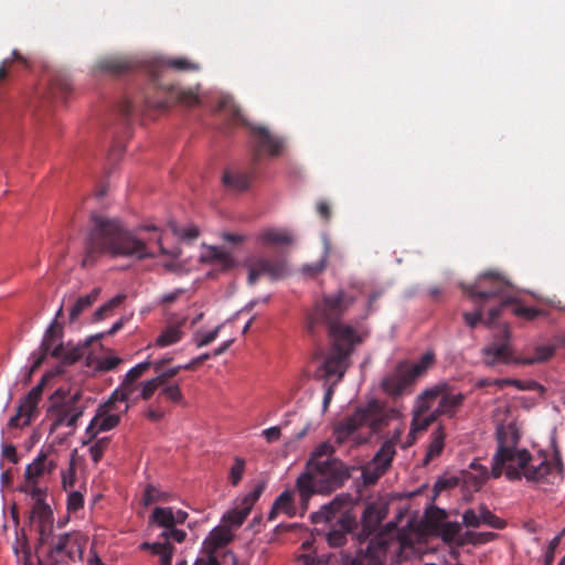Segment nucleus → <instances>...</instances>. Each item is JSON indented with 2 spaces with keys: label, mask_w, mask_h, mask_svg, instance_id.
<instances>
[{
  "label": "nucleus",
  "mask_w": 565,
  "mask_h": 565,
  "mask_svg": "<svg viewBox=\"0 0 565 565\" xmlns=\"http://www.w3.org/2000/svg\"><path fill=\"white\" fill-rule=\"evenodd\" d=\"M89 221L83 267L93 266L103 255L137 260L157 257L145 241L127 230L117 218L93 213Z\"/></svg>",
  "instance_id": "1"
},
{
  "label": "nucleus",
  "mask_w": 565,
  "mask_h": 565,
  "mask_svg": "<svg viewBox=\"0 0 565 565\" xmlns=\"http://www.w3.org/2000/svg\"><path fill=\"white\" fill-rule=\"evenodd\" d=\"M360 292L355 286H352L350 289L342 288L324 294L307 315L308 331L315 334L319 327H324L329 338L360 337L352 326L343 322V318L356 302Z\"/></svg>",
  "instance_id": "2"
},
{
  "label": "nucleus",
  "mask_w": 565,
  "mask_h": 565,
  "mask_svg": "<svg viewBox=\"0 0 565 565\" xmlns=\"http://www.w3.org/2000/svg\"><path fill=\"white\" fill-rule=\"evenodd\" d=\"M460 287L475 305L486 307L497 301V305L489 308V323H494L512 303V284L494 270H487L473 284H461Z\"/></svg>",
  "instance_id": "3"
},
{
  "label": "nucleus",
  "mask_w": 565,
  "mask_h": 565,
  "mask_svg": "<svg viewBox=\"0 0 565 565\" xmlns=\"http://www.w3.org/2000/svg\"><path fill=\"white\" fill-rule=\"evenodd\" d=\"M349 478V469L341 460H317L313 467H309L297 478L296 488L302 508L307 509L309 499L315 493H330L342 487Z\"/></svg>",
  "instance_id": "4"
},
{
  "label": "nucleus",
  "mask_w": 565,
  "mask_h": 565,
  "mask_svg": "<svg viewBox=\"0 0 565 565\" xmlns=\"http://www.w3.org/2000/svg\"><path fill=\"white\" fill-rule=\"evenodd\" d=\"M245 125L249 128L254 141L250 171L239 169L227 170L222 177L223 184L226 189L239 192L249 188L262 154L267 153L270 157H278L281 154L285 145L284 139L270 132L267 127Z\"/></svg>",
  "instance_id": "5"
},
{
  "label": "nucleus",
  "mask_w": 565,
  "mask_h": 565,
  "mask_svg": "<svg viewBox=\"0 0 565 565\" xmlns=\"http://www.w3.org/2000/svg\"><path fill=\"white\" fill-rule=\"evenodd\" d=\"M315 524L329 525L327 542L331 547H341L347 543L348 534L358 526L355 515L352 513V498L348 493L338 494L330 503L310 515Z\"/></svg>",
  "instance_id": "6"
},
{
  "label": "nucleus",
  "mask_w": 565,
  "mask_h": 565,
  "mask_svg": "<svg viewBox=\"0 0 565 565\" xmlns=\"http://www.w3.org/2000/svg\"><path fill=\"white\" fill-rule=\"evenodd\" d=\"M434 363L435 354L430 351L415 363L401 361L392 372L383 377L381 383L383 392L392 397L402 396L409 386L433 367Z\"/></svg>",
  "instance_id": "7"
},
{
  "label": "nucleus",
  "mask_w": 565,
  "mask_h": 565,
  "mask_svg": "<svg viewBox=\"0 0 565 565\" xmlns=\"http://www.w3.org/2000/svg\"><path fill=\"white\" fill-rule=\"evenodd\" d=\"M531 461V454L526 449H515L499 443L498 450L493 456L491 476L499 478L503 470L505 477L511 480H520L524 476V470Z\"/></svg>",
  "instance_id": "8"
},
{
  "label": "nucleus",
  "mask_w": 565,
  "mask_h": 565,
  "mask_svg": "<svg viewBox=\"0 0 565 565\" xmlns=\"http://www.w3.org/2000/svg\"><path fill=\"white\" fill-rule=\"evenodd\" d=\"M332 343V350L330 355L323 363L324 375L327 377L337 376L334 382L339 383L347 369L349 367V358L354 351L355 345L361 343L360 337H347L340 339V337L330 338Z\"/></svg>",
  "instance_id": "9"
},
{
  "label": "nucleus",
  "mask_w": 565,
  "mask_h": 565,
  "mask_svg": "<svg viewBox=\"0 0 565 565\" xmlns=\"http://www.w3.org/2000/svg\"><path fill=\"white\" fill-rule=\"evenodd\" d=\"M440 397L436 413L439 415H448L452 417L457 409L462 405L465 395L461 393L451 394L448 392L446 383H439L430 388L425 390L418 398V412L425 413L431 407V402Z\"/></svg>",
  "instance_id": "10"
},
{
  "label": "nucleus",
  "mask_w": 565,
  "mask_h": 565,
  "mask_svg": "<svg viewBox=\"0 0 565 565\" xmlns=\"http://www.w3.org/2000/svg\"><path fill=\"white\" fill-rule=\"evenodd\" d=\"M45 544L49 545V559L54 562L67 563L74 561L76 556L81 557L83 553V544L76 532L50 535Z\"/></svg>",
  "instance_id": "11"
},
{
  "label": "nucleus",
  "mask_w": 565,
  "mask_h": 565,
  "mask_svg": "<svg viewBox=\"0 0 565 565\" xmlns=\"http://www.w3.org/2000/svg\"><path fill=\"white\" fill-rule=\"evenodd\" d=\"M86 406L82 402V393L76 392L67 398L58 403H53L50 412L55 414V418L51 425V430H55L61 426H76L77 420L84 414Z\"/></svg>",
  "instance_id": "12"
},
{
  "label": "nucleus",
  "mask_w": 565,
  "mask_h": 565,
  "mask_svg": "<svg viewBox=\"0 0 565 565\" xmlns=\"http://www.w3.org/2000/svg\"><path fill=\"white\" fill-rule=\"evenodd\" d=\"M482 361L484 365L493 367L497 364H519L514 358L513 350L510 344V331L504 328L500 334L482 350Z\"/></svg>",
  "instance_id": "13"
},
{
  "label": "nucleus",
  "mask_w": 565,
  "mask_h": 565,
  "mask_svg": "<svg viewBox=\"0 0 565 565\" xmlns=\"http://www.w3.org/2000/svg\"><path fill=\"white\" fill-rule=\"evenodd\" d=\"M248 269V284L255 285L260 276H268L271 280H278L286 276L287 266L281 259L266 257H250L245 262Z\"/></svg>",
  "instance_id": "14"
},
{
  "label": "nucleus",
  "mask_w": 565,
  "mask_h": 565,
  "mask_svg": "<svg viewBox=\"0 0 565 565\" xmlns=\"http://www.w3.org/2000/svg\"><path fill=\"white\" fill-rule=\"evenodd\" d=\"M562 469L563 465L559 460L552 463L544 458L535 463V459L531 456V461L527 463L523 477L531 482L554 483V480L559 477Z\"/></svg>",
  "instance_id": "15"
},
{
  "label": "nucleus",
  "mask_w": 565,
  "mask_h": 565,
  "mask_svg": "<svg viewBox=\"0 0 565 565\" xmlns=\"http://www.w3.org/2000/svg\"><path fill=\"white\" fill-rule=\"evenodd\" d=\"M395 455L396 451L394 447V440H385L373 458L372 466L374 468V472H372V476H370V472L366 471L370 481L373 482L377 480L387 471Z\"/></svg>",
  "instance_id": "16"
},
{
  "label": "nucleus",
  "mask_w": 565,
  "mask_h": 565,
  "mask_svg": "<svg viewBox=\"0 0 565 565\" xmlns=\"http://www.w3.org/2000/svg\"><path fill=\"white\" fill-rule=\"evenodd\" d=\"M50 450L41 449L36 458L26 466L24 480L38 481L41 477L51 475L56 468V461L49 458Z\"/></svg>",
  "instance_id": "17"
},
{
  "label": "nucleus",
  "mask_w": 565,
  "mask_h": 565,
  "mask_svg": "<svg viewBox=\"0 0 565 565\" xmlns=\"http://www.w3.org/2000/svg\"><path fill=\"white\" fill-rule=\"evenodd\" d=\"M31 519L38 525L40 543H46L52 534L53 512L50 505L45 503L33 504Z\"/></svg>",
  "instance_id": "18"
},
{
  "label": "nucleus",
  "mask_w": 565,
  "mask_h": 565,
  "mask_svg": "<svg viewBox=\"0 0 565 565\" xmlns=\"http://www.w3.org/2000/svg\"><path fill=\"white\" fill-rule=\"evenodd\" d=\"M110 408H104V406L99 409V412L94 416L90 420L88 427L86 428V436L88 437V441H92L97 437L100 431H108L115 428L119 422L120 417L117 414H109Z\"/></svg>",
  "instance_id": "19"
},
{
  "label": "nucleus",
  "mask_w": 565,
  "mask_h": 565,
  "mask_svg": "<svg viewBox=\"0 0 565 565\" xmlns=\"http://www.w3.org/2000/svg\"><path fill=\"white\" fill-rule=\"evenodd\" d=\"M365 415L362 408H356L354 413L337 424L333 429V436L339 445L344 444L349 437L365 424Z\"/></svg>",
  "instance_id": "20"
},
{
  "label": "nucleus",
  "mask_w": 565,
  "mask_h": 565,
  "mask_svg": "<svg viewBox=\"0 0 565 565\" xmlns=\"http://www.w3.org/2000/svg\"><path fill=\"white\" fill-rule=\"evenodd\" d=\"M45 382L46 377L43 376L41 381L20 402L18 407L20 408V412L24 413L23 424H31V422L38 415V405L42 399Z\"/></svg>",
  "instance_id": "21"
},
{
  "label": "nucleus",
  "mask_w": 565,
  "mask_h": 565,
  "mask_svg": "<svg viewBox=\"0 0 565 565\" xmlns=\"http://www.w3.org/2000/svg\"><path fill=\"white\" fill-rule=\"evenodd\" d=\"M183 369V365L170 367L168 370H161L160 373L140 385V397L143 401L150 399L153 394L159 390L160 386L169 384V381L173 379Z\"/></svg>",
  "instance_id": "22"
},
{
  "label": "nucleus",
  "mask_w": 565,
  "mask_h": 565,
  "mask_svg": "<svg viewBox=\"0 0 565 565\" xmlns=\"http://www.w3.org/2000/svg\"><path fill=\"white\" fill-rule=\"evenodd\" d=\"M361 408L366 417L364 425H367L372 433H379L387 426L390 417L379 401L373 399Z\"/></svg>",
  "instance_id": "23"
},
{
  "label": "nucleus",
  "mask_w": 565,
  "mask_h": 565,
  "mask_svg": "<svg viewBox=\"0 0 565 565\" xmlns=\"http://www.w3.org/2000/svg\"><path fill=\"white\" fill-rule=\"evenodd\" d=\"M136 63L124 56H109L98 62V68L113 75H122L132 71Z\"/></svg>",
  "instance_id": "24"
},
{
  "label": "nucleus",
  "mask_w": 565,
  "mask_h": 565,
  "mask_svg": "<svg viewBox=\"0 0 565 565\" xmlns=\"http://www.w3.org/2000/svg\"><path fill=\"white\" fill-rule=\"evenodd\" d=\"M257 239L266 246L289 245L292 243L291 235L285 230L265 228L258 233Z\"/></svg>",
  "instance_id": "25"
},
{
  "label": "nucleus",
  "mask_w": 565,
  "mask_h": 565,
  "mask_svg": "<svg viewBox=\"0 0 565 565\" xmlns=\"http://www.w3.org/2000/svg\"><path fill=\"white\" fill-rule=\"evenodd\" d=\"M184 321L167 326L156 339V345L160 348L170 347L182 340L184 332L182 326Z\"/></svg>",
  "instance_id": "26"
},
{
  "label": "nucleus",
  "mask_w": 565,
  "mask_h": 565,
  "mask_svg": "<svg viewBox=\"0 0 565 565\" xmlns=\"http://www.w3.org/2000/svg\"><path fill=\"white\" fill-rule=\"evenodd\" d=\"M55 341L56 340H53L52 338H49L45 335L43 337L39 353L32 354L33 362L28 371L25 382H30L33 373L43 364L46 356L49 354L52 355V351L56 347V345H54Z\"/></svg>",
  "instance_id": "27"
},
{
  "label": "nucleus",
  "mask_w": 565,
  "mask_h": 565,
  "mask_svg": "<svg viewBox=\"0 0 565 565\" xmlns=\"http://www.w3.org/2000/svg\"><path fill=\"white\" fill-rule=\"evenodd\" d=\"M284 512L289 516L295 514V505L292 492L284 491L274 502L273 508L268 514V520L273 521L276 519L278 513Z\"/></svg>",
  "instance_id": "28"
},
{
  "label": "nucleus",
  "mask_w": 565,
  "mask_h": 565,
  "mask_svg": "<svg viewBox=\"0 0 565 565\" xmlns=\"http://www.w3.org/2000/svg\"><path fill=\"white\" fill-rule=\"evenodd\" d=\"M99 296V289L94 288L88 295L79 297L70 310L71 322L76 321L79 316L87 310L97 300Z\"/></svg>",
  "instance_id": "29"
},
{
  "label": "nucleus",
  "mask_w": 565,
  "mask_h": 565,
  "mask_svg": "<svg viewBox=\"0 0 565 565\" xmlns=\"http://www.w3.org/2000/svg\"><path fill=\"white\" fill-rule=\"evenodd\" d=\"M445 434L441 428H438L431 434V440L427 447L424 462L427 465L430 460L438 457L444 450Z\"/></svg>",
  "instance_id": "30"
},
{
  "label": "nucleus",
  "mask_w": 565,
  "mask_h": 565,
  "mask_svg": "<svg viewBox=\"0 0 565 565\" xmlns=\"http://www.w3.org/2000/svg\"><path fill=\"white\" fill-rule=\"evenodd\" d=\"M382 516L380 511L375 505H367L362 514V526L363 532L367 535L376 530L377 525L381 523Z\"/></svg>",
  "instance_id": "31"
},
{
  "label": "nucleus",
  "mask_w": 565,
  "mask_h": 565,
  "mask_svg": "<svg viewBox=\"0 0 565 565\" xmlns=\"http://www.w3.org/2000/svg\"><path fill=\"white\" fill-rule=\"evenodd\" d=\"M438 536L446 543H456L460 539L461 524L459 522H449L441 524L438 530L435 531Z\"/></svg>",
  "instance_id": "32"
},
{
  "label": "nucleus",
  "mask_w": 565,
  "mask_h": 565,
  "mask_svg": "<svg viewBox=\"0 0 565 565\" xmlns=\"http://www.w3.org/2000/svg\"><path fill=\"white\" fill-rule=\"evenodd\" d=\"M555 353V348L551 345H539L535 348V355L527 358H520L516 360L519 364L532 365L542 363L550 360Z\"/></svg>",
  "instance_id": "33"
},
{
  "label": "nucleus",
  "mask_w": 565,
  "mask_h": 565,
  "mask_svg": "<svg viewBox=\"0 0 565 565\" xmlns=\"http://www.w3.org/2000/svg\"><path fill=\"white\" fill-rule=\"evenodd\" d=\"M150 519L158 526L164 527L166 530L175 526L172 508L157 507L152 511Z\"/></svg>",
  "instance_id": "34"
},
{
  "label": "nucleus",
  "mask_w": 565,
  "mask_h": 565,
  "mask_svg": "<svg viewBox=\"0 0 565 565\" xmlns=\"http://www.w3.org/2000/svg\"><path fill=\"white\" fill-rule=\"evenodd\" d=\"M505 310H511V312L514 316L523 318L527 321H532L543 313V311L540 309L520 305L513 295H512V303L509 307H507Z\"/></svg>",
  "instance_id": "35"
},
{
  "label": "nucleus",
  "mask_w": 565,
  "mask_h": 565,
  "mask_svg": "<svg viewBox=\"0 0 565 565\" xmlns=\"http://www.w3.org/2000/svg\"><path fill=\"white\" fill-rule=\"evenodd\" d=\"M38 483V481L24 480L20 491L29 494L34 500V504L45 503L46 489L40 488Z\"/></svg>",
  "instance_id": "36"
},
{
  "label": "nucleus",
  "mask_w": 565,
  "mask_h": 565,
  "mask_svg": "<svg viewBox=\"0 0 565 565\" xmlns=\"http://www.w3.org/2000/svg\"><path fill=\"white\" fill-rule=\"evenodd\" d=\"M211 259L221 270H228L235 265L231 253L217 247L211 249Z\"/></svg>",
  "instance_id": "37"
},
{
  "label": "nucleus",
  "mask_w": 565,
  "mask_h": 565,
  "mask_svg": "<svg viewBox=\"0 0 565 565\" xmlns=\"http://www.w3.org/2000/svg\"><path fill=\"white\" fill-rule=\"evenodd\" d=\"M169 500V494L167 492L160 491L152 484L146 487L142 497L143 505L148 507L156 502H166Z\"/></svg>",
  "instance_id": "38"
},
{
  "label": "nucleus",
  "mask_w": 565,
  "mask_h": 565,
  "mask_svg": "<svg viewBox=\"0 0 565 565\" xmlns=\"http://www.w3.org/2000/svg\"><path fill=\"white\" fill-rule=\"evenodd\" d=\"M158 391H160L158 398L166 397L168 401L177 404H180L183 401V394L178 383L164 384L160 386Z\"/></svg>",
  "instance_id": "39"
},
{
  "label": "nucleus",
  "mask_w": 565,
  "mask_h": 565,
  "mask_svg": "<svg viewBox=\"0 0 565 565\" xmlns=\"http://www.w3.org/2000/svg\"><path fill=\"white\" fill-rule=\"evenodd\" d=\"M231 540L232 535L227 530L214 529L207 539V544L215 550L225 546Z\"/></svg>",
  "instance_id": "40"
},
{
  "label": "nucleus",
  "mask_w": 565,
  "mask_h": 565,
  "mask_svg": "<svg viewBox=\"0 0 565 565\" xmlns=\"http://www.w3.org/2000/svg\"><path fill=\"white\" fill-rule=\"evenodd\" d=\"M265 487H266L265 482L258 483L249 493L244 495V498L241 501L239 507L249 514L253 509V505L255 504V502L259 499V497L264 492Z\"/></svg>",
  "instance_id": "41"
},
{
  "label": "nucleus",
  "mask_w": 565,
  "mask_h": 565,
  "mask_svg": "<svg viewBox=\"0 0 565 565\" xmlns=\"http://www.w3.org/2000/svg\"><path fill=\"white\" fill-rule=\"evenodd\" d=\"M265 487H266L265 482L258 483L249 493L244 495V498L241 501L239 507L249 514L253 509V505L255 504V502L259 499V497L264 492Z\"/></svg>",
  "instance_id": "42"
},
{
  "label": "nucleus",
  "mask_w": 565,
  "mask_h": 565,
  "mask_svg": "<svg viewBox=\"0 0 565 565\" xmlns=\"http://www.w3.org/2000/svg\"><path fill=\"white\" fill-rule=\"evenodd\" d=\"M265 487H266L265 482L258 483L249 493L244 495V498L241 501L239 507L249 514L253 509V505L255 504V502L259 499V497L264 492Z\"/></svg>",
  "instance_id": "43"
},
{
  "label": "nucleus",
  "mask_w": 565,
  "mask_h": 565,
  "mask_svg": "<svg viewBox=\"0 0 565 565\" xmlns=\"http://www.w3.org/2000/svg\"><path fill=\"white\" fill-rule=\"evenodd\" d=\"M265 487H266L265 482L258 483L249 493L244 495V498L241 501L239 507L249 514L253 509V505L255 504V502L259 499V497L264 492Z\"/></svg>",
  "instance_id": "44"
},
{
  "label": "nucleus",
  "mask_w": 565,
  "mask_h": 565,
  "mask_svg": "<svg viewBox=\"0 0 565 565\" xmlns=\"http://www.w3.org/2000/svg\"><path fill=\"white\" fill-rule=\"evenodd\" d=\"M52 356L63 359L64 362L73 364L82 358V351L81 349H74L65 352L63 344L60 343L53 349Z\"/></svg>",
  "instance_id": "45"
},
{
  "label": "nucleus",
  "mask_w": 565,
  "mask_h": 565,
  "mask_svg": "<svg viewBox=\"0 0 565 565\" xmlns=\"http://www.w3.org/2000/svg\"><path fill=\"white\" fill-rule=\"evenodd\" d=\"M245 472V460L236 457L234 463L230 469L228 481L232 486L236 487L243 479Z\"/></svg>",
  "instance_id": "46"
},
{
  "label": "nucleus",
  "mask_w": 565,
  "mask_h": 565,
  "mask_svg": "<svg viewBox=\"0 0 565 565\" xmlns=\"http://www.w3.org/2000/svg\"><path fill=\"white\" fill-rule=\"evenodd\" d=\"M427 521L434 531L438 530L441 524L447 522V513L440 508H431L427 511Z\"/></svg>",
  "instance_id": "47"
},
{
  "label": "nucleus",
  "mask_w": 565,
  "mask_h": 565,
  "mask_svg": "<svg viewBox=\"0 0 565 565\" xmlns=\"http://www.w3.org/2000/svg\"><path fill=\"white\" fill-rule=\"evenodd\" d=\"M483 308L484 307H481L480 305H476V310L473 312H463L462 313V318L469 328L473 329L480 322L490 324L488 322L489 317L487 318V320L483 319Z\"/></svg>",
  "instance_id": "48"
},
{
  "label": "nucleus",
  "mask_w": 565,
  "mask_h": 565,
  "mask_svg": "<svg viewBox=\"0 0 565 565\" xmlns=\"http://www.w3.org/2000/svg\"><path fill=\"white\" fill-rule=\"evenodd\" d=\"M334 452V448L332 445H330L329 443H322L317 449L316 451L313 452L311 459L309 460L308 462V468L309 467H313V463L317 461V460H326V459H334L332 457Z\"/></svg>",
  "instance_id": "49"
},
{
  "label": "nucleus",
  "mask_w": 565,
  "mask_h": 565,
  "mask_svg": "<svg viewBox=\"0 0 565 565\" xmlns=\"http://www.w3.org/2000/svg\"><path fill=\"white\" fill-rule=\"evenodd\" d=\"M124 298V296L118 295L99 307L94 313L95 320L105 319L116 307L122 302Z\"/></svg>",
  "instance_id": "50"
},
{
  "label": "nucleus",
  "mask_w": 565,
  "mask_h": 565,
  "mask_svg": "<svg viewBox=\"0 0 565 565\" xmlns=\"http://www.w3.org/2000/svg\"><path fill=\"white\" fill-rule=\"evenodd\" d=\"M109 437L97 439L89 448V454L95 463L99 462L109 446Z\"/></svg>",
  "instance_id": "51"
},
{
  "label": "nucleus",
  "mask_w": 565,
  "mask_h": 565,
  "mask_svg": "<svg viewBox=\"0 0 565 565\" xmlns=\"http://www.w3.org/2000/svg\"><path fill=\"white\" fill-rule=\"evenodd\" d=\"M164 64L168 67L174 68L177 71H182V72L199 70L198 64L192 63L184 57L169 58L164 62Z\"/></svg>",
  "instance_id": "52"
},
{
  "label": "nucleus",
  "mask_w": 565,
  "mask_h": 565,
  "mask_svg": "<svg viewBox=\"0 0 565 565\" xmlns=\"http://www.w3.org/2000/svg\"><path fill=\"white\" fill-rule=\"evenodd\" d=\"M328 254H329V246H328V243L326 242L324 253H323V256L321 257V259H319L318 262H316L313 264L305 265L303 273L309 274L311 276L320 274L327 266Z\"/></svg>",
  "instance_id": "53"
},
{
  "label": "nucleus",
  "mask_w": 565,
  "mask_h": 565,
  "mask_svg": "<svg viewBox=\"0 0 565 565\" xmlns=\"http://www.w3.org/2000/svg\"><path fill=\"white\" fill-rule=\"evenodd\" d=\"M248 516V513L244 511L241 507H237L230 512H227L223 520L227 523H230L233 526H239L243 524V522Z\"/></svg>",
  "instance_id": "54"
},
{
  "label": "nucleus",
  "mask_w": 565,
  "mask_h": 565,
  "mask_svg": "<svg viewBox=\"0 0 565 565\" xmlns=\"http://www.w3.org/2000/svg\"><path fill=\"white\" fill-rule=\"evenodd\" d=\"M480 518L481 523L488 524L494 529H502L504 526V522L483 505L480 507Z\"/></svg>",
  "instance_id": "55"
},
{
  "label": "nucleus",
  "mask_w": 565,
  "mask_h": 565,
  "mask_svg": "<svg viewBox=\"0 0 565 565\" xmlns=\"http://www.w3.org/2000/svg\"><path fill=\"white\" fill-rule=\"evenodd\" d=\"M63 315V307L61 306L56 312L55 319L51 322L49 328L45 331V337L52 338L53 340H58L62 338L63 328L62 324L57 321L60 317Z\"/></svg>",
  "instance_id": "56"
},
{
  "label": "nucleus",
  "mask_w": 565,
  "mask_h": 565,
  "mask_svg": "<svg viewBox=\"0 0 565 565\" xmlns=\"http://www.w3.org/2000/svg\"><path fill=\"white\" fill-rule=\"evenodd\" d=\"M152 362L150 360H146L134 367H131L128 373L126 374L124 380H127L128 382H136L139 377H141L150 367Z\"/></svg>",
  "instance_id": "57"
},
{
  "label": "nucleus",
  "mask_w": 565,
  "mask_h": 565,
  "mask_svg": "<svg viewBox=\"0 0 565 565\" xmlns=\"http://www.w3.org/2000/svg\"><path fill=\"white\" fill-rule=\"evenodd\" d=\"M143 547H150L152 553L156 554V555H159L160 558L161 557H164V556H169V555H173V551H174V547L173 545H171L169 542H167L164 540V542H157V543H153V544H148V543H145L142 545Z\"/></svg>",
  "instance_id": "58"
},
{
  "label": "nucleus",
  "mask_w": 565,
  "mask_h": 565,
  "mask_svg": "<svg viewBox=\"0 0 565 565\" xmlns=\"http://www.w3.org/2000/svg\"><path fill=\"white\" fill-rule=\"evenodd\" d=\"M84 507V495L79 491H72L67 497V511L76 512Z\"/></svg>",
  "instance_id": "59"
},
{
  "label": "nucleus",
  "mask_w": 565,
  "mask_h": 565,
  "mask_svg": "<svg viewBox=\"0 0 565 565\" xmlns=\"http://www.w3.org/2000/svg\"><path fill=\"white\" fill-rule=\"evenodd\" d=\"M76 481V470L74 463L71 462L70 468L62 472V487L64 490L72 489Z\"/></svg>",
  "instance_id": "60"
},
{
  "label": "nucleus",
  "mask_w": 565,
  "mask_h": 565,
  "mask_svg": "<svg viewBox=\"0 0 565 565\" xmlns=\"http://www.w3.org/2000/svg\"><path fill=\"white\" fill-rule=\"evenodd\" d=\"M511 385L516 387L519 391H545L544 387L535 381L523 382L516 379H512Z\"/></svg>",
  "instance_id": "61"
},
{
  "label": "nucleus",
  "mask_w": 565,
  "mask_h": 565,
  "mask_svg": "<svg viewBox=\"0 0 565 565\" xmlns=\"http://www.w3.org/2000/svg\"><path fill=\"white\" fill-rule=\"evenodd\" d=\"M161 536L167 541L169 542V540H173L178 543H182L185 537H186V533L183 531V530H179V529H175V526L169 529V530H164L162 533H161Z\"/></svg>",
  "instance_id": "62"
},
{
  "label": "nucleus",
  "mask_w": 565,
  "mask_h": 565,
  "mask_svg": "<svg viewBox=\"0 0 565 565\" xmlns=\"http://www.w3.org/2000/svg\"><path fill=\"white\" fill-rule=\"evenodd\" d=\"M462 521L467 527H479L481 524L480 514H477L476 511L472 509L465 511L462 515Z\"/></svg>",
  "instance_id": "63"
},
{
  "label": "nucleus",
  "mask_w": 565,
  "mask_h": 565,
  "mask_svg": "<svg viewBox=\"0 0 565 565\" xmlns=\"http://www.w3.org/2000/svg\"><path fill=\"white\" fill-rule=\"evenodd\" d=\"M561 542V535L555 536L550 543L544 554V565H552L554 562L555 550Z\"/></svg>",
  "instance_id": "64"
}]
</instances>
